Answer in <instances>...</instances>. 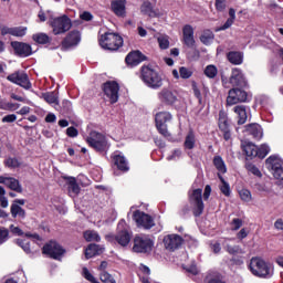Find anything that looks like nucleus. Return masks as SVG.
<instances>
[{
  "label": "nucleus",
  "instance_id": "58",
  "mask_svg": "<svg viewBox=\"0 0 283 283\" xmlns=\"http://www.w3.org/2000/svg\"><path fill=\"white\" fill-rule=\"evenodd\" d=\"M83 276L85 277V280L92 283L96 280V277H94V275L90 273V270H87V268H83Z\"/></svg>",
  "mask_w": 283,
  "mask_h": 283
},
{
  "label": "nucleus",
  "instance_id": "37",
  "mask_svg": "<svg viewBox=\"0 0 283 283\" xmlns=\"http://www.w3.org/2000/svg\"><path fill=\"white\" fill-rule=\"evenodd\" d=\"M84 239L86 240V242H101V235L94 230L85 231Z\"/></svg>",
  "mask_w": 283,
  "mask_h": 283
},
{
  "label": "nucleus",
  "instance_id": "33",
  "mask_svg": "<svg viewBox=\"0 0 283 283\" xmlns=\"http://www.w3.org/2000/svg\"><path fill=\"white\" fill-rule=\"evenodd\" d=\"M41 98H43L49 105H59V93L56 92H46L41 94Z\"/></svg>",
  "mask_w": 283,
  "mask_h": 283
},
{
  "label": "nucleus",
  "instance_id": "8",
  "mask_svg": "<svg viewBox=\"0 0 283 283\" xmlns=\"http://www.w3.org/2000/svg\"><path fill=\"white\" fill-rule=\"evenodd\" d=\"M171 118V113L169 112H159L155 116L156 127L159 134H161V136L165 138H169L170 136L169 130H167V123H169Z\"/></svg>",
  "mask_w": 283,
  "mask_h": 283
},
{
  "label": "nucleus",
  "instance_id": "29",
  "mask_svg": "<svg viewBox=\"0 0 283 283\" xmlns=\"http://www.w3.org/2000/svg\"><path fill=\"white\" fill-rule=\"evenodd\" d=\"M6 187L11 189V191H15L17 193H23V187H21V182L18 179L9 177L6 181Z\"/></svg>",
  "mask_w": 283,
  "mask_h": 283
},
{
  "label": "nucleus",
  "instance_id": "43",
  "mask_svg": "<svg viewBox=\"0 0 283 283\" xmlns=\"http://www.w3.org/2000/svg\"><path fill=\"white\" fill-rule=\"evenodd\" d=\"M269 151H271V148L269 147V145L263 144L260 146V148H256V158H266V156H269Z\"/></svg>",
  "mask_w": 283,
  "mask_h": 283
},
{
  "label": "nucleus",
  "instance_id": "6",
  "mask_svg": "<svg viewBox=\"0 0 283 283\" xmlns=\"http://www.w3.org/2000/svg\"><path fill=\"white\" fill-rule=\"evenodd\" d=\"M265 167L271 171L275 180H283V160L277 156H270L265 160Z\"/></svg>",
  "mask_w": 283,
  "mask_h": 283
},
{
  "label": "nucleus",
  "instance_id": "39",
  "mask_svg": "<svg viewBox=\"0 0 283 283\" xmlns=\"http://www.w3.org/2000/svg\"><path fill=\"white\" fill-rule=\"evenodd\" d=\"M185 147L186 149H193V147H196V135L193 130H190L186 136Z\"/></svg>",
  "mask_w": 283,
  "mask_h": 283
},
{
  "label": "nucleus",
  "instance_id": "42",
  "mask_svg": "<svg viewBox=\"0 0 283 283\" xmlns=\"http://www.w3.org/2000/svg\"><path fill=\"white\" fill-rule=\"evenodd\" d=\"M10 240V230L0 226V247Z\"/></svg>",
  "mask_w": 283,
  "mask_h": 283
},
{
  "label": "nucleus",
  "instance_id": "27",
  "mask_svg": "<svg viewBox=\"0 0 283 283\" xmlns=\"http://www.w3.org/2000/svg\"><path fill=\"white\" fill-rule=\"evenodd\" d=\"M105 251V248L96 244V243H91L87 249L85 250V258L86 260H90L91 258H94L96 255H101Z\"/></svg>",
  "mask_w": 283,
  "mask_h": 283
},
{
  "label": "nucleus",
  "instance_id": "59",
  "mask_svg": "<svg viewBox=\"0 0 283 283\" xmlns=\"http://www.w3.org/2000/svg\"><path fill=\"white\" fill-rule=\"evenodd\" d=\"M233 231H238L242 227V219L235 218L231 222Z\"/></svg>",
  "mask_w": 283,
  "mask_h": 283
},
{
  "label": "nucleus",
  "instance_id": "38",
  "mask_svg": "<svg viewBox=\"0 0 283 283\" xmlns=\"http://www.w3.org/2000/svg\"><path fill=\"white\" fill-rule=\"evenodd\" d=\"M32 39L35 43H39L40 45H45L50 43V36L45 33H35L32 35Z\"/></svg>",
  "mask_w": 283,
  "mask_h": 283
},
{
  "label": "nucleus",
  "instance_id": "23",
  "mask_svg": "<svg viewBox=\"0 0 283 283\" xmlns=\"http://www.w3.org/2000/svg\"><path fill=\"white\" fill-rule=\"evenodd\" d=\"M230 83L233 87H247V78L240 69H233L230 76Z\"/></svg>",
  "mask_w": 283,
  "mask_h": 283
},
{
  "label": "nucleus",
  "instance_id": "63",
  "mask_svg": "<svg viewBox=\"0 0 283 283\" xmlns=\"http://www.w3.org/2000/svg\"><path fill=\"white\" fill-rule=\"evenodd\" d=\"M17 116L14 114L7 115L2 118V123H14Z\"/></svg>",
  "mask_w": 283,
  "mask_h": 283
},
{
  "label": "nucleus",
  "instance_id": "47",
  "mask_svg": "<svg viewBox=\"0 0 283 283\" xmlns=\"http://www.w3.org/2000/svg\"><path fill=\"white\" fill-rule=\"evenodd\" d=\"M18 247H21V249L27 253L28 255H32V250L30 249V242L27 240H18L17 241Z\"/></svg>",
  "mask_w": 283,
  "mask_h": 283
},
{
  "label": "nucleus",
  "instance_id": "51",
  "mask_svg": "<svg viewBox=\"0 0 283 283\" xmlns=\"http://www.w3.org/2000/svg\"><path fill=\"white\" fill-rule=\"evenodd\" d=\"M99 280L101 282H104V283H116V280H114V276H112V274L105 271H103L99 274Z\"/></svg>",
  "mask_w": 283,
  "mask_h": 283
},
{
  "label": "nucleus",
  "instance_id": "19",
  "mask_svg": "<svg viewBox=\"0 0 283 283\" xmlns=\"http://www.w3.org/2000/svg\"><path fill=\"white\" fill-rule=\"evenodd\" d=\"M11 48L14 50L17 56H21L22 59L32 56V45L25 42L13 41L11 42Z\"/></svg>",
  "mask_w": 283,
  "mask_h": 283
},
{
  "label": "nucleus",
  "instance_id": "55",
  "mask_svg": "<svg viewBox=\"0 0 283 283\" xmlns=\"http://www.w3.org/2000/svg\"><path fill=\"white\" fill-rule=\"evenodd\" d=\"M214 8L217 12H224L227 10V0H216Z\"/></svg>",
  "mask_w": 283,
  "mask_h": 283
},
{
  "label": "nucleus",
  "instance_id": "22",
  "mask_svg": "<svg viewBox=\"0 0 283 283\" xmlns=\"http://www.w3.org/2000/svg\"><path fill=\"white\" fill-rule=\"evenodd\" d=\"M77 43H81V32L74 30L71 31L62 42V49L69 50V48H74Z\"/></svg>",
  "mask_w": 283,
  "mask_h": 283
},
{
  "label": "nucleus",
  "instance_id": "62",
  "mask_svg": "<svg viewBox=\"0 0 283 283\" xmlns=\"http://www.w3.org/2000/svg\"><path fill=\"white\" fill-rule=\"evenodd\" d=\"M80 17H81L82 21H92V19H94L92 13L88 11H84Z\"/></svg>",
  "mask_w": 283,
  "mask_h": 283
},
{
  "label": "nucleus",
  "instance_id": "48",
  "mask_svg": "<svg viewBox=\"0 0 283 283\" xmlns=\"http://www.w3.org/2000/svg\"><path fill=\"white\" fill-rule=\"evenodd\" d=\"M245 168H247V170H248L250 174H253V176H256L258 178H262V172L260 171V168L256 167L255 165H253V164H247V165H245Z\"/></svg>",
  "mask_w": 283,
  "mask_h": 283
},
{
  "label": "nucleus",
  "instance_id": "24",
  "mask_svg": "<svg viewBox=\"0 0 283 283\" xmlns=\"http://www.w3.org/2000/svg\"><path fill=\"white\" fill-rule=\"evenodd\" d=\"M182 34L185 45H187V48L190 49L196 48V39L193 38V27H191L190 24H186L182 28Z\"/></svg>",
  "mask_w": 283,
  "mask_h": 283
},
{
  "label": "nucleus",
  "instance_id": "54",
  "mask_svg": "<svg viewBox=\"0 0 283 283\" xmlns=\"http://www.w3.org/2000/svg\"><path fill=\"white\" fill-rule=\"evenodd\" d=\"M62 114H70L72 112V102L64 99L61 105Z\"/></svg>",
  "mask_w": 283,
  "mask_h": 283
},
{
  "label": "nucleus",
  "instance_id": "5",
  "mask_svg": "<svg viewBox=\"0 0 283 283\" xmlns=\"http://www.w3.org/2000/svg\"><path fill=\"white\" fill-rule=\"evenodd\" d=\"M86 143L92 147V149H95V151H98L99 154H103V151H107L108 145H107V138H105V135L93 130L90 133V135L86 138Z\"/></svg>",
  "mask_w": 283,
  "mask_h": 283
},
{
  "label": "nucleus",
  "instance_id": "4",
  "mask_svg": "<svg viewBox=\"0 0 283 283\" xmlns=\"http://www.w3.org/2000/svg\"><path fill=\"white\" fill-rule=\"evenodd\" d=\"M99 45L103 50H109L111 52H116L119 48H123V36L116 33H105L99 38Z\"/></svg>",
  "mask_w": 283,
  "mask_h": 283
},
{
  "label": "nucleus",
  "instance_id": "13",
  "mask_svg": "<svg viewBox=\"0 0 283 283\" xmlns=\"http://www.w3.org/2000/svg\"><path fill=\"white\" fill-rule=\"evenodd\" d=\"M163 242L167 251H178L182 247L185 239L180 234H168L164 237Z\"/></svg>",
  "mask_w": 283,
  "mask_h": 283
},
{
  "label": "nucleus",
  "instance_id": "9",
  "mask_svg": "<svg viewBox=\"0 0 283 283\" xmlns=\"http://www.w3.org/2000/svg\"><path fill=\"white\" fill-rule=\"evenodd\" d=\"M42 253L50 255L52 260H61L65 255V249L56 241H50L43 247Z\"/></svg>",
  "mask_w": 283,
  "mask_h": 283
},
{
  "label": "nucleus",
  "instance_id": "26",
  "mask_svg": "<svg viewBox=\"0 0 283 283\" xmlns=\"http://www.w3.org/2000/svg\"><path fill=\"white\" fill-rule=\"evenodd\" d=\"M113 163L119 171H129V163L123 155H115L113 157Z\"/></svg>",
  "mask_w": 283,
  "mask_h": 283
},
{
  "label": "nucleus",
  "instance_id": "7",
  "mask_svg": "<svg viewBox=\"0 0 283 283\" xmlns=\"http://www.w3.org/2000/svg\"><path fill=\"white\" fill-rule=\"evenodd\" d=\"M151 249H154V240L149 237L140 234L134 238V253H150Z\"/></svg>",
  "mask_w": 283,
  "mask_h": 283
},
{
  "label": "nucleus",
  "instance_id": "60",
  "mask_svg": "<svg viewBox=\"0 0 283 283\" xmlns=\"http://www.w3.org/2000/svg\"><path fill=\"white\" fill-rule=\"evenodd\" d=\"M9 229L13 235H23V230H21L19 227H15L14 224H11Z\"/></svg>",
  "mask_w": 283,
  "mask_h": 283
},
{
  "label": "nucleus",
  "instance_id": "56",
  "mask_svg": "<svg viewBox=\"0 0 283 283\" xmlns=\"http://www.w3.org/2000/svg\"><path fill=\"white\" fill-rule=\"evenodd\" d=\"M239 196L244 202H251V191H249L248 189H241L239 191Z\"/></svg>",
  "mask_w": 283,
  "mask_h": 283
},
{
  "label": "nucleus",
  "instance_id": "41",
  "mask_svg": "<svg viewBox=\"0 0 283 283\" xmlns=\"http://www.w3.org/2000/svg\"><path fill=\"white\" fill-rule=\"evenodd\" d=\"M69 191L75 196H78L81 191V187H78V184H76V178L74 177L69 178Z\"/></svg>",
  "mask_w": 283,
  "mask_h": 283
},
{
  "label": "nucleus",
  "instance_id": "14",
  "mask_svg": "<svg viewBox=\"0 0 283 283\" xmlns=\"http://www.w3.org/2000/svg\"><path fill=\"white\" fill-rule=\"evenodd\" d=\"M133 219L135 220L136 224L138 227H143V229H151L155 227L154 218L151 216L140 211L136 210L133 214Z\"/></svg>",
  "mask_w": 283,
  "mask_h": 283
},
{
  "label": "nucleus",
  "instance_id": "44",
  "mask_svg": "<svg viewBox=\"0 0 283 283\" xmlns=\"http://www.w3.org/2000/svg\"><path fill=\"white\" fill-rule=\"evenodd\" d=\"M143 14H147L148 17H154V7L151 6V2L146 1L142 4L140 8Z\"/></svg>",
  "mask_w": 283,
  "mask_h": 283
},
{
  "label": "nucleus",
  "instance_id": "15",
  "mask_svg": "<svg viewBox=\"0 0 283 283\" xmlns=\"http://www.w3.org/2000/svg\"><path fill=\"white\" fill-rule=\"evenodd\" d=\"M190 202L196 207L193 214L196 218L202 216V211H205V202H202V189L198 188L192 191L190 195Z\"/></svg>",
  "mask_w": 283,
  "mask_h": 283
},
{
  "label": "nucleus",
  "instance_id": "35",
  "mask_svg": "<svg viewBox=\"0 0 283 283\" xmlns=\"http://www.w3.org/2000/svg\"><path fill=\"white\" fill-rule=\"evenodd\" d=\"M213 39H216V35L211 30H205L200 36V41L203 45H211V43H213Z\"/></svg>",
  "mask_w": 283,
  "mask_h": 283
},
{
  "label": "nucleus",
  "instance_id": "3",
  "mask_svg": "<svg viewBox=\"0 0 283 283\" xmlns=\"http://www.w3.org/2000/svg\"><path fill=\"white\" fill-rule=\"evenodd\" d=\"M132 230L127 227V223L122 219L117 224V233L106 235L108 242H117L120 247H127L132 242Z\"/></svg>",
  "mask_w": 283,
  "mask_h": 283
},
{
  "label": "nucleus",
  "instance_id": "45",
  "mask_svg": "<svg viewBox=\"0 0 283 283\" xmlns=\"http://www.w3.org/2000/svg\"><path fill=\"white\" fill-rule=\"evenodd\" d=\"M205 74L208 78H216V76H218V67H216V65H208L205 69Z\"/></svg>",
  "mask_w": 283,
  "mask_h": 283
},
{
  "label": "nucleus",
  "instance_id": "2",
  "mask_svg": "<svg viewBox=\"0 0 283 283\" xmlns=\"http://www.w3.org/2000/svg\"><path fill=\"white\" fill-rule=\"evenodd\" d=\"M140 80L150 90H160L163 87V76L151 66H142Z\"/></svg>",
  "mask_w": 283,
  "mask_h": 283
},
{
  "label": "nucleus",
  "instance_id": "20",
  "mask_svg": "<svg viewBox=\"0 0 283 283\" xmlns=\"http://www.w3.org/2000/svg\"><path fill=\"white\" fill-rule=\"evenodd\" d=\"M219 129L223 134L224 140H231V126L224 111L219 112Z\"/></svg>",
  "mask_w": 283,
  "mask_h": 283
},
{
  "label": "nucleus",
  "instance_id": "36",
  "mask_svg": "<svg viewBox=\"0 0 283 283\" xmlns=\"http://www.w3.org/2000/svg\"><path fill=\"white\" fill-rule=\"evenodd\" d=\"M213 165L220 175L227 171V165L224 164V159H222L221 156L213 157Z\"/></svg>",
  "mask_w": 283,
  "mask_h": 283
},
{
  "label": "nucleus",
  "instance_id": "17",
  "mask_svg": "<svg viewBox=\"0 0 283 283\" xmlns=\"http://www.w3.org/2000/svg\"><path fill=\"white\" fill-rule=\"evenodd\" d=\"M158 98L164 105H174L175 103H178V93L171 88L164 87L158 93Z\"/></svg>",
  "mask_w": 283,
  "mask_h": 283
},
{
  "label": "nucleus",
  "instance_id": "28",
  "mask_svg": "<svg viewBox=\"0 0 283 283\" xmlns=\"http://www.w3.org/2000/svg\"><path fill=\"white\" fill-rule=\"evenodd\" d=\"M233 112H235L238 116V125H244V123H247V118H249V116L247 115V106L244 105L234 106Z\"/></svg>",
  "mask_w": 283,
  "mask_h": 283
},
{
  "label": "nucleus",
  "instance_id": "21",
  "mask_svg": "<svg viewBox=\"0 0 283 283\" xmlns=\"http://www.w3.org/2000/svg\"><path fill=\"white\" fill-rule=\"evenodd\" d=\"M143 61H147V56L140 51H132L125 57V63L128 67H136V65H140Z\"/></svg>",
  "mask_w": 283,
  "mask_h": 283
},
{
  "label": "nucleus",
  "instance_id": "30",
  "mask_svg": "<svg viewBox=\"0 0 283 283\" xmlns=\"http://www.w3.org/2000/svg\"><path fill=\"white\" fill-rule=\"evenodd\" d=\"M227 56L228 61H230L232 65H242V62L244 61V55L242 52L231 51Z\"/></svg>",
  "mask_w": 283,
  "mask_h": 283
},
{
  "label": "nucleus",
  "instance_id": "57",
  "mask_svg": "<svg viewBox=\"0 0 283 283\" xmlns=\"http://www.w3.org/2000/svg\"><path fill=\"white\" fill-rule=\"evenodd\" d=\"M66 136L70 138H76L78 136V129H76L74 126H71L66 129Z\"/></svg>",
  "mask_w": 283,
  "mask_h": 283
},
{
  "label": "nucleus",
  "instance_id": "50",
  "mask_svg": "<svg viewBox=\"0 0 283 283\" xmlns=\"http://www.w3.org/2000/svg\"><path fill=\"white\" fill-rule=\"evenodd\" d=\"M0 207L8 209V198L6 197V188L0 186Z\"/></svg>",
  "mask_w": 283,
  "mask_h": 283
},
{
  "label": "nucleus",
  "instance_id": "16",
  "mask_svg": "<svg viewBox=\"0 0 283 283\" xmlns=\"http://www.w3.org/2000/svg\"><path fill=\"white\" fill-rule=\"evenodd\" d=\"M248 94L240 88H231L227 97V105H238V103L247 102Z\"/></svg>",
  "mask_w": 283,
  "mask_h": 283
},
{
  "label": "nucleus",
  "instance_id": "12",
  "mask_svg": "<svg viewBox=\"0 0 283 283\" xmlns=\"http://www.w3.org/2000/svg\"><path fill=\"white\" fill-rule=\"evenodd\" d=\"M53 34H65L72 28V20L66 15L56 18L52 22Z\"/></svg>",
  "mask_w": 283,
  "mask_h": 283
},
{
  "label": "nucleus",
  "instance_id": "61",
  "mask_svg": "<svg viewBox=\"0 0 283 283\" xmlns=\"http://www.w3.org/2000/svg\"><path fill=\"white\" fill-rule=\"evenodd\" d=\"M186 271L188 273H191V275H198V266L196 265V263H192L188 268H186Z\"/></svg>",
  "mask_w": 283,
  "mask_h": 283
},
{
  "label": "nucleus",
  "instance_id": "64",
  "mask_svg": "<svg viewBox=\"0 0 283 283\" xmlns=\"http://www.w3.org/2000/svg\"><path fill=\"white\" fill-rule=\"evenodd\" d=\"M45 123H56V115L49 113L45 117Z\"/></svg>",
  "mask_w": 283,
  "mask_h": 283
},
{
  "label": "nucleus",
  "instance_id": "52",
  "mask_svg": "<svg viewBox=\"0 0 283 283\" xmlns=\"http://www.w3.org/2000/svg\"><path fill=\"white\" fill-rule=\"evenodd\" d=\"M179 74H180V78H191V76H193V71H191L190 69H187L185 66H181L179 69Z\"/></svg>",
  "mask_w": 283,
  "mask_h": 283
},
{
  "label": "nucleus",
  "instance_id": "18",
  "mask_svg": "<svg viewBox=\"0 0 283 283\" xmlns=\"http://www.w3.org/2000/svg\"><path fill=\"white\" fill-rule=\"evenodd\" d=\"M25 205V199H14L11 203L10 213L12 218H18L19 220H25L28 216L25 209L22 207Z\"/></svg>",
  "mask_w": 283,
  "mask_h": 283
},
{
  "label": "nucleus",
  "instance_id": "10",
  "mask_svg": "<svg viewBox=\"0 0 283 283\" xmlns=\"http://www.w3.org/2000/svg\"><path fill=\"white\" fill-rule=\"evenodd\" d=\"M7 80H9L10 83H14L15 85H19L20 87H23V90L32 88V83L30 82V77H28V73H25L23 71H17V72L8 75Z\"/></svg>",
  "mask_w": 283,
  "mask_h": 283
},
{
  "label": "nucleus",
  "instance_id": "40",
  "mask_svg": "<svg viewBox=\"0 0 283 283\" xmlns=\"http://www.w3.org/2000/svg\"><path fill=\"white\" fill-rule=\"evenodd\" d=\"M226 251L230 255H242V254H244V250H242V248H240V245L226 244Z\"/></svg>",
  "mask_w": 283,
  "mask_h": 283
},
{
  "label": "nucleus",
  "instance_id": "46",
  "mask_svg": "<svg viewBox=\"0 0 283 283\" xmlns=\"http://www.w3.org/2000/svg\"><path fill=\"white\" fill-rule=\"evenodd\" d=\"M28 28L25 27H13L11 31V36H25Z\"/></svg>",
  "mask_w": 283,
  "mask_h": 283
},
{
  "label": "nucleus",
  "instance_id": "53",
  "mask_svg": "<svg viewBox=\"0 0 283 283\" xmlns=\"http://www.w3.org/2000/svg\"><path fill=\"white\" fill-rule=\"evenodd\" d=\"M6 167H9L10 169H17L19 167V159L9 157L8 159L4 160Z\"/></svg>",
  "mask_w": 283,
  "mask_h": 283
},
{
  "label": "nucleus",
  "instance_id": "31",
  "mask_svg": "<svg viewBox=\"0 0 283 283\" xmlns=\"http://www.w3.org/2000/svg\"><path fill=\"white\" fill-rule=\"evenodd\" d=\"M112 10L117 17H125V0L113 1Z\"/></svg>",
  "mask_w": 283,
  "mask_h": 283
},
{
  "label": "nucleus",
  "instance_id": "34",
  "mask_svg": "<svg viewBox=\"0 0 283 283\" xmlns=\"http://www.w3.org/2000/svg\"><path fill=\"white\" fill-rule=\"evenodd\" d=\"M218 178L221 182V185L219 186L221 193L229 198V196H231V186L229 185V182H227V180H224V177H222V175L218 174Z\"/></svg>",
  "mask_w": 283,
  "mask_h": 283
},
{
  "label": "nucleus",
  "instance_id": "32",
  "mask_svg": "<svg viewBox=\"0 0 283 283\" xmlns=\"http://www.w3.org/2000/svg\"><path fill=\"white\" fill-rule=\"evenodd\" d=\"M243 151L247 158H250V160H253V158H258V146H255L253 143L245 144L243 146Z\"/></svg>",
  "mask_w": 283,
  "mask_h": 283
},
{
  "label": "nucleus",
  "instance_id": "11",
  "mask_svg": "<svg viewBox=\"0 0 283 283\" xmlns=\"http://www.w3.org/2000/svg\"><path fill=\"white\" fill-rule=\"evenodd\" d=\"M102 90L112 104L118 103V92L120 91V86L116 82L107 81L103 84Z\"/></svg>",
  "mask_w": 283,
  "mask_h": 283
},
{
  "label": "nucleus",
  "instance_id": "25",
  "mask_svg": "<svg viewBox=\"0 0 283 283\" xmlns=\"http://www.w3.org/2000/svg\"><path fill=\"white\" fill-rule=\"evenodd\" d=\"M247 136H252L255 140H260L263 136L262 126L260 124H249L245 126Z\"/></svg>",
  "mask_w": 283,
  "mask_h": 283
},
{
  "label": "nucleus",
  "instance_id": "1",
  "mask_svg": "<svg viewBox=\"0 0 283 283\" xmlns=\"http://www.w3.org/2000/svg\"><path fill=\"white\" fill-rule=\"evenodd\" d=\"M249 269L255 277H262L263 280L273 277V265L260 256H253L250 260Z\"/></svg>",
  "mask_w": 283,
  "mask_h": 283
},
{
  "label": "nucleus",
  "instance_id": "49",
  "mask_svg": "<svg viewBox=\"0 0 283 283\" xmlns=\"http://www.w3.org/2000/svg\"><path fill=\"white\" fill-rule=\"evenodd\" d=\"M157 41H158L160 50H168V48H169V36L160 35L157 39Z\"/></svg>",
  "mask_w": 283,
  "mask_h": 283
}]
</instances>
